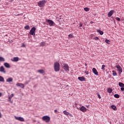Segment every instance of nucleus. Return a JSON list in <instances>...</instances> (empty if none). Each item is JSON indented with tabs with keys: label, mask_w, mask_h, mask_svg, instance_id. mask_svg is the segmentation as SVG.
I'll return each instance as SVG.
<instances>
[{
	"label": "nucleus",
	"mask_w": 124,
	"mask_h": 124,
	"mask_svg": "<svg viewBox=\"0 0 124 124\" xmlns=\"http://www.w3.org/2000/svg\"><path fill=\"white\" fill-rule=\"evenodd\" d=\"M84 10L85 11H86V12H88V11H90V8H89L88 7H85L84 8Z\"/></svg>",
	"instance_id": "obj_26"
},
{
	"label": "nucleus",
	"mask_w": 124,
	"mask_h": 124,
	"mask_svg": "<svg viewBox=\"0 0 124 124\" xmlns=\"http://www.w3.org/2000/svg\"><path fill=\"white\" fill-rule=\"evenodd\" d=\"M116 20H117V21H120L121 20V18L119 17H116L115 18Z\"/></svg>",
	"instance_id": "obj_37"
},
{
	"label": "nucleus",
	"mask_w": 124,
	"mask_h": 124,
	"mask_svg": "<svg viewBox=\"0 0 124 124\" xmlns=\"http://www.w3.org/2000/svg\"><path fill=\"white\" fill-rule=\"evenodd\" d=\"M91 23H93V22H91Z\"/></svg>",
	"instance_id": "obj_47"
},
{
	"label": "nucleus",
	"mask_w": 124,
	"mask_h": 124,
	"mask_svg": "<svg viewBox=\"0 0 124 124\" xmlns=\"http://www.w3.org/2000/svg\"><path fill=\"white\" fill-rule=\"evenodd\" d=\"M105 42L106 43H107V44H110V43H111V41H110V40H108V39H106L105 40Z\"/></svg>",
	"instance_id": "obj_29"
},
{
	"label": "nucleus",
	"mask_w": 124,
	"mask_h": 124,
	"mask_svg": "<svg viewBox=\"0 0 124 124\" xmlns=\"http://www.w3.org/2000/svg\"><path fill=\"white\" fill-rule=\"evenodd\" d=\"M57 112H58V110L57 109L54 110V112L57 113Z\"/></svg>",
	"instance_id": "obj_43"
},
{
	"label": "nucleus",
	"mask_w": 124,
	"mask_h": 124,
	"mask_svg": "<svg viewBox=\"0 0 124 124\" xmlns=\"http://www.w3.org/2000/svg\"><path fill=\"white\" fill-rule=\"evenodd\" d=\"M53 68L55 72H58V71H60V63L58 62H55L53 65Z\"/></svg>",
	"instance_id": "obj_1"
},
{
	"label": "nucleus",
	"mask_w": 124,
	"mask_h": 124,
	"mask_svg": "<svg viewBox=\"0 0 124 124\" xmlns=\"http://www.w3.org/2000/svg\"><path fill=\"white\" fill-rule=\"evenodd\" d=\"M37 72L40 73L41 74H43V73H45V71L44 70H39L37 71Z\"/></svg>",
	"instance_id": "obj_18"
},
{
	"label": "nucleus",
	"mask_w": 124,
	"mask_h": 124,
	"mask_svg": "<svg viewBox=\"0 0 124 124\" xmlns=\"http://www.w3.org/2000/svg\"><path fill=\"white\" fill-rule=\"evenodd\" d=\"M4 58L3 57H0V62H4Z\"/></svg>",
	"instance_id": "obj_30"
},
{
	"label": "nucleus",
	"mask_w": 124,
	"mask_h": 124,
	"mask_svg": "<svg viewBox=\"0 0 124 124\" xmlns=\"http://www.w3.org/2000/svg\"><path fill=\"white\" fill-rule=\"evenodd\" d=\"M86 108H90V105H86Z\"/></svg>",
	"instance_id": "obj_40"
},
{
	"label": "nucleus",
	"mask_w": 124,
	"mask_h": 124,
	"mask_svg": "<svg viewBox=\"0 0 124 124\" xmlns=\"http://www.w3.org/2000/svg\"><path fill=\"white\" fill-rule=\"evenodd\" d=\"M119 86L121 88H124V84L123 82H119L118 84Z\"/></svg>",
	"instance_id": "obj_20"
},
{
	"label": "nucleus",
	"mask_w": 124,
	"mask_h": 124,
	"mask_svg": "<svg viewBox=\"0 0 124 124\" xmlns=\"http://www.w3.org/2000/svg\"><path fill=\"white\" fill-rule=\"evenodd\" d=\"M4 65L5 67H6V68H10V65L7 62H5L4 63Z\"/></svg>",
	"instance_id": "obj_16"
},
{
	"label": "nucleus",
	"mask_w": 124,
	"mask_h": 124,
	"mask_svg": "<svg viewBox=\"0 0 124 124\" xmlns=\"http://www.w3.org/2000/svg\"><path fill=\"white\" fill-rule=\"evenodd\" d=\"M45 43L44 42H42L40 43V46H45Z\"/></svg>",
	"instance_id": "obj_34"
},
{
	"label": "nucleus",
	"mask_w": 124,
	"mask_h": 124,
	"mask_svg": "<svg viewBox=\"0 0 124 124\" xmlns=\"http://www.w3.org/2000/svg\"><path fill=\"white\" fill-rule=\"evenodd\" d=\"M63 68L65 71H69V66L67 64L63 63Z\"/></svg>",
	"instance_id": "obj_7"
},
{
	"label": "nucleus",
	"mask_w": 124,
	"mask_h": 124,
	"mask_svg": "<svg viewBox=\"0 0 124 124\" xmlns=\"http://www.w3.org/2000/svg\"><path fill=\"white\" fill-rule=\"evenodd\" d=\"M92 71L93 73H94L95 75L98 76V72H97V70H96V69H95V68H93Z\"/></svg>",
	"instance_id": "obj_11"
},
{
	"label": "nucleus",
	"mask_w": 124,
	"mask_h": 124,
	"mask_svg": "<svg viewBox=\"0 0 124 124\" xmlns=\"http://www.w3.org/2000/svg\"><path fill=\"white\" fill-rule=\"evenodd\" d=\"M24 29L25 30H30L31 29V28H30V26L29 25H27L24 27Z\"/></svg>",
	"instance_id": "obj_28"
},
{
	"label": "nucleus",
	"mask_w": 124,
	"mask_h": 124,
	"mask_svg": "<svg viewBox=\"0 0 124 124\" xmlns=\"http://www.w3.org/2000/svg\"><path fill=\"white\" fill-rule=\"evenodd\" d=\"M97 95L98 96V98H99L100 99L101 98V96H100L99 93H97Z\"/></svg>",
	"instance_id": "obj_36"
},
{
	"label": "nucleus",
	"mask_w": 124,
	"mask_h": 124,
	"mask_svg": "<svg viewBox=\"0 0 124 124\" xmlns=\"http://www.w3.org/2000/svg\"><path fill=\"white\" fill-rule=\"evenodd\" d=\"M102 69L104 71L105 70V65H102Z\"/></svg>",
	"instance_id": "obj_32"
},
{
	"label": "nucleus",
	"mask_w": 124,
	"mask_h": 124,
	"mask_svg": "<svg viewBox=\"0 0 124 124\" xmlns=\"http://www.w3.org/2000/svg\"><path fill=\"white\" fill-rule=\"evenodd\" d=\"M112 75L113 76H117V75H118V74H117V72H115V71H112Z\"/></svg>",
	"instance_id": "obj_25"
},
{
	"label": "nucleus",
	"mask_w": 124,
	"mask_h": 124,
	"mask_svg": "<svg viewBox=\"0 0 124 124\" xmlns=\"http://www.w3.org/2000/svg\"><path fill=\"white\" fill-rule=\"evenodd\" d=\"M0 71L3 73H6V71H5V69H4V67H3V66H1L0 67Z\"/></svg>",
	"instance_id": "obj_12"
},
{
	"label": "nucleus",
	"mask_w": 124,
	"mask_h": 124,
	"mask_svg": "<svg viewBox=\"0 0 124 124\" xmlns=\"http://www.w3.org/2000/svg\"><path fill=\"white\" fill-rule=\"evenodd\" d=\"M43 121H44L46 123H49L50 122V117L46 115L42 117Z\"/></svg>",
	"instance_id": "obj_4"
},
{
	"label": "nucleus",
	"mask_w": 124,
	"mask_h": 124,
	"mask_svg": "<svg viewBox=\"0 0 124 124\" xmlns=\"http://www.w3.org/2000/svg\"><path fill=\"white\" fill-rule=\"evenodd\" d=\"M91 23H93V22H91Z\"/></svg>",
	"instance_id": "obj_48"
},
{
	"label": "nucleus",
	"mask_w": 124,
	"mask_h": 124,
	"mask_svg": "<svg viewBox=\"0 0 124 124\" xmlns=\"http://www.w3.org/2000/svg\"><path fill=\"white\" fill-rule=\"evenodd\" d=\"M1 117H2V116L1 115V113L0 112V118H1Z\"/></svg>",
	"instance_id": "obj_44"
},
{
	"label": "nucleus",
	"mask_w": 124,
	"mask_h": 124,
	"mask_svg": "<svg viewBox=\"0 0 124 124\" xmlns=\"http://www.w3.org/2000/svg\"><path fill=\"white\" fill-rule=\"evenodd\" d=\"M46 2H47V1L46 0H43L39 1L38 2V5L39 6V7H44V5L46 4Z\"/></svg>",
	"instance_id": "obj_2"
},
{
	"label": "nucleus",
	"mask_w": 124,
	"mask_h": 124,
	"mask_svg": "<svg viewBox=\"0 0 124 124\" xmlns=\"http://www.w3.org/2000/svg\"><path fill=\"white\" fill-rule=\"evenodd\" d=\"M121 91H124V87H122L121 88Z\"/></svg>",
	"instance_id": "obj_41"
},
{
	"label": "nucleus",
	"mask_w": 124,
	"mask_h": 124,
	"mask_svg": "<svg viewBox=\"0 0 124 124\" xmlns=\"http://www.w3.org/2000/svg\"><path fill=\"white\" fill-rule=\"evenodd\" d=\"M85 65L87 66V64H85Z\"/></svg>",
	"instance_id": "obj_46"
},
{
	"label": "nucleus",
	"mask_w": 124,
	"mask_h": 124,
	"mask_svg": "<svg viewBox=\"0 0 124 124\" xmlns=\"http://www.w3.org/2000/svg\"><path fill=\"white\" fill-rule=\"evenodd\" d=\"M112 92H113V90H112V89L110 88H108V93H111Z\"/></svg>",
	"instance_id": "obj_21"
},
{
	"label": "nucleus",
	"mask_w": 124,
	"mask_h": 124,
	"mask_svg": "<svg viewBox=\"0 0 124 124\" xmlns=\"http://www.w3.org/2000/svg\"><path fill=\"white\" fill-rule=\"evenodd\" d=\"M88 109L86 108V107H84V106H81V107L80 108V110L81 111V112H83V113H85V112H87Z\"/></svg>",
	"instance_id": "obj_9"
},
{
	"label": "nucleus",
	"mask_w": 124,
	"mask_h": 124,
	"mask_svg": "<svg viewBox=\"0 0 124 124\" xmlns=\"http://www.w3.org/2000/svg\"><path fill=\"white\" fill-rule=\"evenodd\" d=\"M15 119L17 121H19V122H24L25 119L23 117H17V116H15Z\"/></svg>",
	"instance_id": "obj_8"
},
{
	"label": "nucleus",
	"mask_w": 124,
	"mask_h": 124,
	"mask_svg": "<svg viewBox=\"0 0 124 124\" xmlns=\"http://www.w3.org/2000/svg\"><path fill=\"white\" fill-rule=\"evenodd\" d=\"M13 81V78H9L6 79V82H10Z\"/></svg>",
	"instance_id": "obj_19"
},
{
	"label": "nucleus",
	"mask_w": 124,
	"mask_h": 124,
	"mask_svg": "<svg viewBox=\"0 0 124 124\" xmlns=\"http://www.w3.org/2000/svg\"><path fill=\"white\" fill-rule=\"evenodd\" d=\"M63 113L64 115H65L66 116L69 115V116H70V117H72V116H71V114H70L69 113V112H67L66 110H64L63 111Z\"/></svg>",
	"instance_id": "obj_15"
},
{
	"label": "nucleus",
	"mask_w": 124,
	"mask_h": 124,
	"mask_svg": "<svg viewBox=\"0 0 124 124\" xmlns=\"http://www.w3.org/2000/svg\"><path fill=\"white\" fill-rule=\"evenodd\" d=\"M82 26H83V25L82 24H80L79 25V27L81 28V27H82Z\"/></svg>",
	"instance_id": "obj_42"
},
{
	"label": "nucleus",
	"mask_w": 124,
	"mask_h": 124,
	"mask_svg": "<svg viewBox=\"0 0 124 124\" xmlns=\"http://www.w3.org/2000/svg\"><path fill=\"white\" fill-rule=\"evenodd\" d=\"M94 40H98V39H99V38H98V37H96L94 38Z\"/></svg>",
	"instance_id": "obj_38"
},
{
	"label": "nucleus",
	"mask_w": 124,
	"mask_h": 124,
	"mask_svg": "<svg viewBox=\"0 0 124 124\" xmlns=\"http://www.w3.org/2000/svg\"><path fill=\"white\" fill-rule=\"evenodd\" d=\"M30 83V81H26L24 83V85H28V84H29Z\"/></svg>",
	"instance_id": "obj_35"
},
{
	"label": "nucleus",
	"mask_w": 124,
	"mask_h": 124,
	"mask_svg": "<svg viewBox=\"0 0 124 124\" xmlns=\"http://www.w3.org/2000/svg\"><path fill=\"white\" fill-rule=\"evenodd\" d=\"M35 31H36V28L35 27H32L30 31V34L31 35H35Z\"/></svg>",
	"instance_id": "obj_3"
},
{
	"label": "nucleus",
	"mask_w": 124,
	"mask_h": 124,
	"mask_svg": "<svg viewBox=\"0 0 124 124\" xmlns=\"http://www.w3.org/2000/svg\"><path fill=\"white\" fill-rule=\"evenodd\" d=\"M111 108H112V109L114 110V111L117 110V107L114 105H111Z\"/></svg>",
	"instance_id": "obj_23"
},
{
	"label": "nucleus",
	"mask_w": 124,
	"mask_h": 124,
	"mask_svg": "<svg viewBox=\"0 0 124 124\" xmlns=\"http://www.w3.org/2000/svg\"><path fill=\"white\" fill-rule=\"evenodd\" d=\"M114 97H115L116 98H119L120 97V95L118 94H115L114 95Z\"/></svg>",
	"instance_id": "obj_31"
},
{
	"label": "nucleus",
	"mask_w": 124,
	"mask_h": 124,
	"mask_svg": "<svg viewBox=\"0 0 124 124\" xmlns=\"http://www.w3.org/2000/svg\"><path fill=\"white\" fill-rule=\"evenodd\" d=\"M0 82H4V78L1 76H0Z\"/></svg>",
	"instance_id": "obj_24"
},
{
	"label": "nucleus",
	"mask_w": 124,
	"mask_h": 124,
	"mask_svg": "<svg viewBox=\"0 0 124 124\" xmlns=\"http://www.w3.org/2000/svg\"><path fill=\"white\" fill-rule=\"evenodd\" d=\"M14 96V94H11L8 97V99L11 100V98H13V97Z\"/></svg>",
	"instance_id": "obj_27"
},
{
	"label": "nucleus",
	"mask_w": 124,
	"mask_h": 124,
	"mask_svg": "<svg viewBox=\"0 0 124 124\" xmlns=\"http://www.w3.org/2000/svg\"><path fill=\"white\" fill-rule=\"evenodd\" d=\"M68 37L69 38H73V35H72V34H70L68 35Z\"/></svg>",
	"instance_id": "obj_33"
},
{
	"label": "nucleus",
	"mask_w": 124,
	"mask_h": 124,
	"mask_svg": "<svg viewBox=\"0 0 124 124\" xmlns=\"http://www.w3.org/2000/svg\"><path fill=\"white\" fill-rule=\"evenodd\" d=\"M85 73L86 75H89V71H85Z\"/></svg>",
	"instance_id": "obj_39"
},
{
	"label": "nucleus",
	"mask_w": 124,
	"mask_h": 124,
	"mask_svg": "<svg viewBox=\"0 0 124 124\" xmlns=\"http://www.w3.org/2000/svg\"><path fill=\"white\" fill-rule=\"evenodd\" d=\"M78 79L79 80V81H81L82 82L85 81L86 80V78H85L84 77H78Z\"/></svg>",
	"instance_id": "obj_14"
},
{
	"label": "nucleus",
	"mask_w": 124,
	"mask_h": 124,
	"mask_svg": "<svg viewBox=\"0 0 124 124\" xmlns=\"http://www.w3.org/2000/svg\"><path fill=\"white\" fill-rule=\"evenodd\" d=\"M116 68H117V71H118V73L119 74H121L122 72H123V68H122V67L120 66V65H117L116 66Z\"/></svg>",
	"instance_id": "obj_6"
},
{
	"label": "nucleus",
	"mask_w": 124,
	"mask_h": 124,
	"mask_svg": "<svg viewBox=\"0 0 124 124\" xmlns=\"http://www.w3.org/2000/svg\"><path fill=\"white\" fill-rule=\"evenodd\" d=\"M2 95V94L1 93H0V96H1Z\"/></svg>",
	"instance_id": "obj_45"
},
{
	"label": "nucleus",
	"mask_w": 124,
	"mask_h": 124,
	"mask_svg": "<svg viewBox=\"0 0 124 124\" xmlns=\"http://www.w3.org/2000/svg\"><path fill=\"white\" fill-rule=\"evenodd\" d=\"M97 32H99L101 35H102L104 32L101 30H97Z\"/></svg>",
	"instance_id": "obj_22"
},
{
	"label": "nucleus",
	"mask_w": 124,
	"mask_h": 124,
	"mask_svg": "<svg viewBox=\"0 0 124 124\" xmlns=\"http://www.w3.org/2000/svg\"><path fill=\"white\" fill-rule=\"evenodd\" d=\"M46 23H48L50 27H53V26H54L55 25V22H54V21H53L52 20H51L50 19H46Z\"/></svg>",
	"instance_id": "obj_5"
},
{
	"label": "nucleus",
	"mask_w": 124,
	"mask_h": 124,
	"mask_svg": "<svg viewBox=\"0 0 124 124\" xmlns=\"http://www.w3.org/2000/svg\"><path fill=\"white\" fill-rule=\"evenodd\" d=\"M12 62H18L19 61L18 57H14L13 59H12Z\"/></svg>",
	"instance_id": "obj_17"
},
{
	"label": "nucleus",
	"mask_w": 124,
	"mask_h": 124,
	"mask_svg": "<svg viewBox=\"0 0 124 124\" xmlns=\"http://www.w3.org/2000/svg\"><path fill=\"white\" fill-rule=\"evenodd\" d=\"M16 86H17V87H20L21 89H24L25 88V85H24V84L23 83H17L16 84Z\"/></svg>",
	"instance_id": "obj_10"
},
{
	"label": "nucleus",
	"mask_w": 124,
	"mask_h": 124,
	"mask_svg": "<svg viewBox=\"0 0 124 124\" xmlns=\"http://www.w3.org/2000/svg\"><path fill=\"white\" fill-rule=\"evenodd\" d=\"M113 14H114V10H111L108 12V17H111V16L113 15Z\"/></svg>",
	"instance_id": "obj_13"
}]
</instances>
